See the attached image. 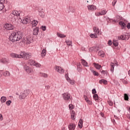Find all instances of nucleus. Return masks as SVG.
I'll use <instances>...</instances> for the list:
<instances>
[{
	"instance_id": "obj_16",
	"label": "nucleus",
	"mask_w": 130,
	"mask_h": 130,
	"mask_svg": "<svg viewBox=\"0 0 130 130\" xmlns=\"http://www.w3.org/2000/svg\"><path fill=\"white\" fill-rule=\"evenodd\" d=\"M12 15L15 16V17H20V13L18 12V11L14 10L12 12Z\"/></svg>"
},
{
	"instance_id": "obj_5",
	"label": "nucleus",
	"mask_w": 130,
	"mask_h": 130,
	"mask_svg": "<svg viewBox=\"0 0 130 130\" xmlns=\"http://www.w3.org/2000/svg\"><path fill=\"white\" fill-rule=\"evenodd\" d=\"M4 27L6 30H13L14 28V25L11 23H6L4 25Z\"/></svg>"
},
{
	"instance_id": "obj_21",
	"label": "nucleus",
	"mask_w": 130,
	"mask_h": 130,
	"mask_svg": "<svg viewBox=\"0 0 130 130\" xmlns=\"http://www.w3.org/2000/svg\"><path fill=\"white\" fill-rule=\"evenodd\" d=\"M100 84H104V85H107V80L105 79H102L99 81Z\"/></svg>"
},
{
	"instance_id": "obj_55",
	"label": "nucleus",
	"mask_w": 130,
	"mask_h": 130,
	"mask_svg": "<svg viewBox=\"0 0 130 130\" xmlns=\"http://www.w3.org/2000/svg\"><path fill=\"white\" fill-rule=\"evenodd\" d=\"M94 50H95L96 52L99 51V47L94 46Z\"/></svg>"
},
{
	"instance_id": "obj_20",
	"label": "nucleus",
	"mask_w": 130,
	"mask_h": 130,
	"mask_svg": "<svg viewBox=\"0 0 130 130\" xmlns=\"http://www.w3.org/2000/svg\"><path fill=\"white\" fill-rule=\"evenodd\" d=\"M1 62L2 63H7V62H9V60L7 59L6 58H2L0 60Z\"/></svg>"
},
{
	"instance_id": "obj_22",
	"label": "nucleus",
	"mask_w": 130,
	"mask_h": 130,
	"mask_svg": "<svg viewBox=\"0 0 130 130\" xmlns=\"http://www.w3.org/2000/svg\"><path fill=\"white\" fill-rule=\"evenodd\" d=\"M28 61L30 66H35L36 64V62L32 59H29Z\"/></svg>"
},
{
	"instance_id": "obj_36",
	"label": "nucleus",
	"mask_w": 130,
	"mask_h": 130,
	"mask_svg": "<svg viewBox=\"0 0 130 130\" xmlns=\"http://www.w3.org/2000/svg\"><path fill=\"white\" fill-rule=\"evenodd\" d=\"M69 107L70 110H73V109L75 108V107L74 106V105H73V104H70L69 105Z\"/></svg>"
},
{
	"instance_id": "obj_31",
	"label": "nucleus",
	"mask_w": 130,
	"mask_h": 130,
	"mask_svg": "<svg viewBox=\"0 0 130 130\" xmlns=\"http://www.w3.org/2000/svg\"><path fill=\"white\" fill-rule=\"evenodd\" d=\"M93 98L94 100H95V101H98L99 99V96H98V94H95L93 95Z\"/></svg>"
},
{
	"instance_id": "obj_50",
	"label": "nucleus",
	"mask_w": 130,
	"mask_h": 130,
	"mask_svg": "<svg viewBox=\"0 0 130 130\" xmlns=\"http://www.w3.org/2000/svg\"><path fill=\"white\" fill-rule=\"evenodd\" d=\"M121 81L123 83L125 84V85H127V81L124 79H122Z\"/></svg>"
},
{
	"instance_id": "obj_57",
	"label": "nucleus",
	"mask_w": 130,
	"mask_h": 130,
	"mask_svg": "<svg viewBox=\"0 0 130 130\" xmlns=\"http://www.w3.org/2000/svg\"><path fill=\"white\" fill-rule=\"evenodd\" d=\"M27 24L28 23H32V21H31V20L29 18H27Z\"/></svg>"
},
{
	"instance_id": "obj_49",
	"label": "nucleus",
	"mask_w": 130,
	"mask_h": 130,
	"mask_svg": "<svg viewBox=\"0 0 130 130\" xmlns=\"http://www.w3.org/2000/svg\"><path fill=\"white\" fill-rule=\"evenodd\" d=\"M41 28L43 30V31H45L46 30V26H42L41 27Z\"/></svg>"
},
{
	"instance_id": "obj_48",
	"label": "nucleus",
	"mask_w": 130,
	"mask_h": 130,
	"mask_svg": "<svg viewBox=\"0 0 130 130\" xmlns=\"http://www.w3.org/2000/svg\"><path fill=\"white\" fill-rule=\"evenodd\" d=\"M87 103H88V104H89V105H92V102H91V101L89 100L88 99L86 100Z\"/></svg>"
},
{
	"instance_id": "obj_27",
	"label": "nucleus",
	"mask_w": 130,
	"mask_h": 130,
	"mask_svg": "<svg viewBox=\"0 0 130 130\" xmlns=\"http://www.w3.org/2000/svg\"><path fill=\"white\" fill-rule=\"evenodd\" d=\"M81 61L83 66H84V67H88V63L87 62V61H86V60L82 59Z\"/></svg>"
},
{
	"instance_id": "obj_28",
	"label": "nucleus",
	"mask_w": 130,
	"mask_h": 130,
	"mask_svg": "<svg viewBox=\"0 0 130 130\" xmlns=\"http://www.w3.org/2000/svg\"><path fill=\"white\" fill-rule=\"evenodd\" d=\"M110 66H111V72L112 73H113L114 71V63L113 62H111Z\"/></svg>"
},
{
	"instance_id": "obj_46",
	"label": "nucleus",
	"mask_w": 130,
	"mask_h": 130,
	"mask_svg": "<svg viewBox=\"0 0 130 130\" xmlns=\"http://www.w3.org/2000/svg\"><path fill=\"white\" fill-rule=\"evenodd\" d=\"M100 72L102 74H104V75H107V71L102 70V71H101V70H100Z\"/></svg>"
},
{
	"instance_id": "obj_34",
	"label": "nucleus",
	"mask_w": 130,
	"mask_h": 130,
	"mask_svg": "<svg viewBox=\"0 0 130 130\" xmlns=\"http://www.w3.org/2000/svg\"><path fill=\"white\" fill-rule=\"evenodd\" d=\"M81 68H82V65L81 64H79L77 65V71L78 72H81L82 69H81Z\"/></svg>"
},
{
	"instance_id": "obj_45",
	"label": "nucleus",
	"mask_w": 130,
	"mask_h": 130,
	"mask_svg": "<svg viewBox=\"0 0 130 130\" xmlns=\"http://www.w3.org/2000/svg\"><path fill=\"white\" fill-rule=\"evenodd\" d=\"M90 37L91 38H97V35H94V34H91L90 35Z\"/></svg>"
},
{
	"instance_id": "obj_3",
	"label": "nucleus",
	"mask_w": 130,
	"mask_h": 130,
	"mask_svg": "<svg viewBox=\"0 0 130 130\" xmlns=\"http://www.w3.org/2000/svg\"><path fill=\"white\" fill-rule=\"evenodd\" d=\"M15 35V41H19L23 38V33L21 31L14 32Z\"/></svg>"
},
{
	"instance_id": "obj_58",
	"label": "nucleus",
	"mask_w": 130,
	"mask_h": 130,
	"mask_svg": "<svg viewBox=\"0 0 130 130\" xmlns=\"http://www.w3.org/2000/svg\"><path fill=\"white\" fill-rule=\"evenodd\" d=\"M45 89L46 90H49V89H50V86H49V85H46L45 86Z\"/></svg>"
},
{
	"instance_id": "obj_38",
	"label": "nucleus",
	"mask_w": 130,
	"mask_h": 130,
	"mask_svg": "<svg viewBox=\"0 0 130 130\" xmlns=\"http://www.w3.org/2000/svg\"><path fill=\"white\" fill-rule=\"evenodd\" d=\"M124 40H128V39H129V36L127 35H125L124 36Z\"/></svg>"
},
{
	"instance_id": "obj_10",
	"label": "nucleus",
	"mask_w": 130,
	"mask_h": 130,
	"mask_svg": "<svg viewBox=\"0 0 130 130\" xmlns=\"http://www.w3.org/2000/svg\"><path fill=\"white\" fill-rule=\"evenodd\" d=\"M4 4H5V0H0V11H3L5 8Z\"/></svg>"
},
{
	"instance_id": "obj_63",
	"label": "nucleus",
	"mask_w": 130,
	"mask_h": 130,
	"mask_svg": "<svg viewBox=\"0 0 130 130\" xmlns=\"http://www.w3.org/2000/svg\"><path fill=\"white\" fill-rule=\"evenodd\" d=\"M0 120H3V115L0 114Z\"/></svg>"
},
{
	"instance_id": "obj_6",
	"label": "nucleus",
	"mask_w": 130,
	"mask_h": 130,
	"mask_svg": "<svg viewBox=\"0 0 130 130\" xmlns=\"http://www.w3.org/2000/svg\"><path fill=\"white\" fill-rule=\"evenodd\" d=\"M9 41H11V42H16V37L15 35V32H13L9 38Z\"/></svg>"
},
{
	"instance_id": "obj_64",
	"label": "nucleus",
	"mask_w": 130,
	"mask_h": 130,
	"mask_svg": "<svg viewBox=\"0 0 130 130\" xmlns=\"http://www.w3.org/2000/svg\"><path fill=\"white\" fill-rule=\"evenodd\" d=\"M126 109L128 110V111H129V112L130 113V107H126Z\"/></svg>"
},
{
	"instance_id": "obj_44",
	"label": "nucleus",
	"mask_w": 130,
	"mask_h": 130,
	"mask_svg": "<svg viewBox=\"0 0 130 130\" xmlns=\"http://www.w3.org/2000/svg\"><path fill=\"white\" fill-rule=\"evenodd\" d=\"M22 23L23 24H28V21H27V18H25L23 20Z\"/></svg>"
},
{
	"instance_id": "obj_13",
	"label": "nucleus",
	"mask_w": 130,
	"mask_h": 130,
	"mask_svg": "<svg viewBox=\"0 0 130 130\" xmlns=\"http://www.w3.org/2000/svg\"><path fill=\"white\" fill-rule=\"evenodd\" d=\"M106 10H102L101 12L98 13L97 16H103L104 15H106Z\"/></svg>"
},
{
	"instance_id": "obj_17",
	"label": "nucleus",
	"mask_w": 130,
	"mask_h": 130,
	"mask_svg": "<svg viewBox=\"0 0 130 130\" xmlns=\"http://www.w3.org/2000/svg\"><path fill=\"white\" fill-rule=\"evenodd\" d=\"M119 24L120 25L121 27H122V29H125V28L126 27V24H125L124 23V22H123L122 21H120L119 22Z\"/></svg>"
},
{
	"instance_id": "obj_47",
	"label": "nucleus",
	"mask_w": 130,
	"mask_h": 130,
	"mask_svg": "<svg viewBox=\"0 0 130 130\" xmlns=\"http://www.w3.org/2000/svg\"><path fill=\"white\" fill-rule=\"evenodd\" d=\"M96 93H97V91H96V89L93 88V89L92 90V93L93 95H95V94H96Z\"/></svg>"
},
{
	"instance_id": "obj_2",
	"label": "nucleus",
	"mask_w": 130,
	"mask_h": 130,
	"mask_svg": "<svg viewBox=\"0 0 130 130\" xmlns=\"http://www.w3.org/2000/svg\"><path fill=\"white\" fill-rule=\"evenodd\" d=\"M30 93V90L27 89L26 90H24L22 92L20 93L19 95V98L20 99H25L27 96H28V94Z\"/></svg>"
},
{
	"instance_id": "obj_4",
	"label": "nucleus",
	"mask_w": 130,
	"mask_h": 130,
	"mask_svg": "<svg viewBox=\"0 0 130 130\" xmlns=\"http://www.w3.org/2000/svg\"><path fill=\"white\" fill-rule=\"evenodd\" d=\"M62 95L63 99L66 101H69L71 99V94L69 92L64 93Z\"/></svg>"
},
{
	"instance_id": "obj_54",
	"label": "nucleus",
	"mask_w": 130,
	"mask_h": 130,
	"mask_svg": "<svg viewBox=\"0 0 130 130\" xmlns=\"http://www.w3.org/2000/svg\"><path fill=\"white\" fill-rule=\"evenodd\" d=\"M108 44L110 46L111 45H112V41H111V40H109L108 41Z\"/></svg>"
},
{
	"instance_id": "obj_39",
	"label": "nucleus",
	"mask_w": 130,
	"mask_h": 130,
	"mask_svg": "<svg viewBox=\"0 0 130 130\" xmlns=\"http://www.w3.org/2000/svg\"><path fill=\"white\" fill-rule=\"evenodd\" d=\"M118 39H119V40H124V36L121 35L120 37H118Z\"/></svg>"
},
{
	"instance_id": "obj_29",
	"label": "nucleus",
	"mask_w": 130,
	"mask_h": 130,
	"mask_svg": "<svg viewBox=\"0 0 130 130\" xmlns=\"http://www.w3.org/2000/svg\"><path fill=\"white\" fill-rule=\"evenodd\" d=\"M10 75L11 74L9 71H6L5 72L3 73V76H4V77H10Z\"/></svg>"
},
{
	"instance_id": "obj_35",
	"label": "nucleus",
	"mask_w": 130,
	"mask_h": 130,
	"mask_svg": "<svg viewBox=\"0 0 130 130\" xmlns=\"http://www.w3.org/2000/svg\"><path fill=\"white\" fill-rule=\"evenodd\" d=\"M124 99L125 101H128V95L127 94L125 93L124 94Z\"/></svg>"
},
{
	"instance_id": "obj_19",
	"label": "nucleus",
	"mask_w": 130,
	"mask_h": 130,
	"mask_svg": "<svg viewBox=\"0 0 130 130\" xmlns=\"http://www.w3.org/2000/svg\"><path fill=\"white\" fill-rule=\"evenodd\" d=\"M93 66H94V67H95V69H96V70H100V69H101L102 68V66H101V65H100L98 63H94Z\"/></svg>"
},
{
	"instance_id": "obj_11",
	"label": "nucleus",
	"mask_w": 130,
	"mask_h": 130,
	"mask_svg": "<svg viewBox=\"0 0 130 130\" xmlns=\"http://www.w3.org/2000/svg\"><path fill=\"white\" fill-rule=\"evenodd\" d=\"M87 8L88 10H90V11H94L97 9L95 6L94 5H88L87 6Z\"/></svg>"
},
{
	"instance_id": "obj_42",
	"label": "nucleus",
	"mask_w": 130,
	"mask_h": 130,
	"mask_svg": "<svg viewBox=\"0 0 130 130\" xmlns=\"http://www.w3.org/2000/svg\"><path fill=\"white\" fill-rule=\"evenodd\" d=\"M67 81L69 82V83H71V85H74V84H75L73 80H71V78H69V79H68Z\"/></svg>"
},
{
	"instance_id": "obj_8",
	"label": "nucleus",
	"mask_w": 130,
	"mask_h": 130,
	"mask_svg": "<svg viewBox=\"0 0 130 130\" xmlns=\"http://www.w3.org/2000/svg\"><path fill=\"white\" fill-rule=\"evenodd\" d=\"M23 69L24 70V71H25V72H26V73H27V74H30V73H31V72H32V69L29 67V66H27V65H25L23 67Z\"/></svg>"
},
{
	"instance_id": "obj_40",
	"label": "nucleus",
	"mask_w": 130,
	"mask_h": 130,
	"mask_svg": "<svg viewBox=\"0 0 130 130\" xmlns=\"http://www.w3.org/2000/svg\"><path fill=\"white\" fill-rule=\"evenodd\" d=\"M42 77H43V78H47L48 77V75L45 73H41Z\"/></svg>"
},
{
	"instance_id": "obj_24",
	"label": "nucleus",
	"mask_w": 130,
	"mask_h": 130,
	"mask_svg": "<svg viewBox=\"0 0 130 130\" xmlns=\"http://www.w3.org/2000/svg\"><path fill=\"white\" fill-rule=\"evenodd\" d=\"M57 35L58 37H59L60 38H65V37H67V36L65 35L60 34L59 32H57Z\"/></svg>"
},
{
	"instance_id": "obj_33",
	"label": "nucleus",
	"mask_w": 130,
	"mask_h": 130,
	"mask_svg": "<svg viewBox=\"0 0 130 130\" xmlns=\"http://www.w3.org/2000/svg\"><path fill=\"white\" fill-rule=\"evenodd\" d=\"M113 44L115 46V47L118 46V41L117 40H114Z\"/></svg>"
},
{
	"instance_id": "obj_25",
	"label": "nucleus",
	"mask_w": 130,
	"mask_h": 130,
	"mask_svg": "<svg viewBox=\"0 0 130 130\" xmlns=\"http://www.w3.org/2000/svg\"><path fill=\"white\" fill-rule=\"evenodd\" d=\"M90 71H91V73H92L93 74L94 76H96V77H98V76H99V73L98 72H97L96 71H94V70H92V69H90Z\"/></svg>"
},
{
	"instance_id": "obj_53",
	"label": "nucleus",
	"mask_w": 130,
	"mask_h": 130,
	"mask_svg": "<svg viewBox=\"0 0 130 130\" xmlns=\"http://www.w3.org/2000/svg\"><path fill=\"white\" fill-rule=\"evenodd\" d=\"M15 16V15H13V13H11L10 15H9V18L11 19H13Z\"/></svg>"
},
{
	"instance_id": "obj_9",
	"label": "nucleus",
	"mask_w": 130,
	"mask_h": 130,
	"mask_svg": "<svg viewBox=\"0 0 130 130\" xmlns=\"http://www.w3.org/2000/svg\"><path fill=\"white\" fill-rule=\"evenodd\" d=\"M69 129L74 130L76 128V124L70 123L68 126Z\"/></svg>"
},
{
	"instance_id": "obj_12",
	"label": "nucleus",
	"mask_w": 130,
	"mask_h": 130,
	"mask_svg": "<svg viewBox=\"0 0 130 130\" xmlns=\"http://www.w3.org/2000/svg\"><path fill=\"white\" fill-rule=\"evenodd\" d=\"M71 118L73 119V120H75V119H76V114L75 111L72 110L71 112Z\"/></svg>"
},
{
	"instance_id": "obj_41",
	"label": "nucleus",
	"mask_w": 130,
	"mask_h": 130,
	"mask_svg": "<svg viewBox=\"0 0 130 130\" xmlns=\"http://www.w3.org/2000/svg\"><path fill=\"white\" fill-rule=\"evenodd\" d=\"M11 103H12V101L9 100L8 101L6 102V105L7 106H10L11 105Z\"/></svg>"
},
{
	"instance_id": "obj_1",
	"label": "nucleus",
	"mask_w": 130,
	"mask_h": 130,
	"mask_svg": "<svg viewBox=\"0 0 130 130\" xmlns=\"http://www.w3.org/2000/svg\"><path fill=\"white\" fill-rule=\"evenodd\" d=\"M11 57H15L16 58H25L26 59H29L31 58L32 54L31 53H26L25 52L21 51L20 54H15L12 53L10 54Z\"/></svg>"
},
{
	"instance_id": "obj_26",
	"label": "nucleus",
	"mask_w": 130,
	"mask_h": 130,
	"mask_svg": "<svg viewBox=\"0 0 130 130\" xmlns=\"http://www.w3.org/2000/svg\"><path fill=\"white\" fill-rule=\"evenodd\" d=\"M31 24L33 27H36V26H37V24H38V21L35 20H34L33 21H31Z\"/></svg>"
},
{
	"instance_id": "obj_15",
	"label": "nucleus",
	"mask_w": 130,
	"mask_h": 130,
	"mask_svg": "<svg viewBox=\"0 0 130 130\" xmlns=\"http://www.w3.org/2000/svg\"><path fill=\"white\" fill-rule=\"evenodd\" d=\"M32 41H33V38H32V37H27L26 38V42L28 44H30V43H31Z\"/></svg>"
},
{
	"instance_id": "obj_52",
	"label": "nucleus",
	"mask_w": 130,
	"mask_h": 130,
	"mask_svg": "<svg viewBox=\"0 0 130 130\" xmlns=\"http://www.w3.org/2000/svg\"><path fill=\"white\" fill-rule=\"evenodd\" d=\"M35 66H36V67H37V68H40V67H41V64H40V63H36V64Z\"/></svg>"
},
{
	"instance_id": "obj_23",
	"label": "nucleus",
	"mask_w": 130,
	"mask_h": 130,
	"mask_svg": "<svg viewBox=\"0 0 130 130\" xmlns=\"http://www.w3.org/2000/svg\"><path fill=\"white\" fill-rule=\"evenodd\" d=\"M78 126L79 128H82V127H83V120H82V119L79 120Z\"/></svg>"
},
{
	"instance_id": "obj_61",
	"label": "nucleus",
	"mask_w": 130,
	"mask_h": 130,
	"mask_svg": "<svg viewBox=\"0 0 130 130\" xmlns=\"http://www.w3.org/2000/svg\"><path fill=\"white\" fill-rule=\"evenodd\" d=\"M126 28L127 29H130V23H128L127 25H126Z\"/></svg>"
},
{
	"instance_id": "obj_59",
	"label": "nucleus",
	"mask_w": 130,
	"mask_h": 130,
	"mask_svg": "<svg viewBox=\"0 0 130 130\" xmlns=\"http://www.w3.org/2000/svg\"><path fill=\"white\" fill-rule=\"evenodd\" d=\"M121 19V18H120V16H116V20H117L118 21H120Z\"/></svg>"
},
{
	"instance_id": "obj_51",
	"label": "nucleus",
	"mask_w": 130,
	"mask_h": 130,
	"mask_svg": "<svg viewBox=\"0 0 130 130\" xmlns=\"http://www.w3.org/2000/svg\"><path fill=\"white\" fill-rule=\"evenodd\" d=\"M65 77H66V80H67V81L70 79V77H69V74H66L65 75Z\"/></svg>"
},
{
	"instance_id": "obj_18",
	"label": "nucleus",
	"mask_w": 130,
	"mask_h": 130,
	"mask_svg": "<svg viewBox=\"0 0 130 130\" xmlns=\"http://www.w3.org/2000/svg\"><path fill=\"white\" fill-rule=\"evenodd\" d=\"M42 10L43 9H42L41 10H39V16H40V17H41V18H44V16L45 15L44 14V12L42 11Z\"/></svg>"
},
{
	"instance_id": "obj_43",
	"label": "nucleus",
	"mask_w": 130,
	"mask_h": 130,
	"mask_svg": "<svg viewBox=\"0 0 130 130\" xmlns=\"http://www.w3.org/2000/svg\"><path fill=\"white\" fill-rule=\"evenodd\" d=\"M66 43L69 46H71V45H72V41H67Z\"/></svg>"
},
{
	"instance_id": "obj_32",
	"label": "nucleus",
	"mask_w": 130,
	"mask_h": 130,
	"mask_svg": "<svg viewBox=\"0 0 130 130\" xmlns=\"http://www.w3.org/2000/svg\"><path fill=\"white\" fill-rule=\"evenodd\" d=\"M41 56H45L46 55V50L45 49H43L42 52H41Z\"/></svg>"
},
{
	"instance_id": "obj_62",
	"label": "nucleus",
	"mask_w": 130,
	"mask_h": 130,
	"mask_svg": "<svg viewBox=\"0 0 130 130\" xmlns=\"http://www.w3.org/2000/svg\"><path fill=\"white\" fill-rule=\"evenodd\" d=\"M83 97H84L85 100H87L88 99L87 98V95H86V94H84L83 95Z\"/></svg>"
},
{
	"instance_id": "obj_14",
	"label": "nucleus",
	"mask_w": 130,
	"mask_h": 130,
	"mask_svg": "<svg viewBox=\"0 0 130 130\" xmlns=\"http://www.w3.org/2000/svg\"><path fill=\"white\" fill-rule=\"evenodd\" d=\"M39 32V27H37L34 29L33 30V35H38V33Z\"/></svg>"
},
{
	"instance_id": "obj_37",
	"label": "nucleus",
	"mask_w": 130,
	"mask_h": 130,
	"mask_svg": "<svg viewBox=\"0 0 130 130\" xmlns=\"http://www.w3.org/2000/svg\"><path fill=\"white\" fill-rule=\"evenodd\" d=\"M93 31L95 32V34H99V31H98V30H97V27H94L93 28Z\"/></svg>"
},
{
	"instance_id": "obj_30",
	"label": "nucleus",
	"mask_w": 130,
	"mask_h": 130,
	"mask_svg": "<svg viewBox=\"0 0 130 130\" xmlns=\"http://www.w3.org/2000/svg\"><path fill=\"white\" fill-rule=\"evenodd\" d=\"M7 101V98L6 96H2L1 99V102L2 103H5Z\"/></svg>"
},
{
	"instance_id": "obj_7",
	"label": "nucleus",
	"mask_w": 130,
	"mask_h": 130,
	"mask_svg": "<svg viewBox=\"0 0 130 130\" xmlns=\"http://www.w3.org/2000/svg\"><path fill=\"white\" fill-rule=\"evenodd\" d=\"M55 69L56 71H57L59 74H63V73H64V70L59 66H56Z\"/></svg>"
},
{
	"instance_id": "obj_60",
	"label": "nucleus",
	"mask_w": 130,
	"mask_h": 130,
	"mask_svg": "<svg viewBox=\"0 0 130 130\" xmlns=\"http://www.w3.org/2000/svg\"><path fill=\"white\" fill-rule=\"evenodd\" d=\"M108 104L110 105V106H112V105H113V103L111 101H109Z\"/></svg>"
},
{
	"instance_id": "obj_56",
	"label": "nucleus",
	"mask_w": 130,
	"mask_h": 130,
	"mask_svg": "<svg viewBox=\"0 0 130 130\" xmlns=\"http://www.w3.org/2000/svg\"><path fill=\"white\" fill-rule=\"evenodd\" d=\"M94 50H95V46L91 47V48H89L90 51H93Z\"/></svg>"
}]
</instances>
